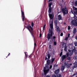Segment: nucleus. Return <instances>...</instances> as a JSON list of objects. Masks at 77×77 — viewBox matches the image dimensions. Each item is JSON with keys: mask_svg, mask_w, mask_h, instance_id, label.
Instances as JSON below:
<instances>
[{"mask_svg": "<svg viewBox=\"0 0 77 77\" xmlns=\"http://www.w3.org/2000/svg\"><path fill=\"white\" fill-rule=\"evenodd\" d=\"M45 26L46 25H44V27H43V30H45Z\"/></svg>", "mask_w": 77, "mask_h": 77, "instance_id": "7c9ffc66", "label": "nucleus"}, {"mask_svg": "<svg viewBox=\"0 0 77 77\" xmlns=\"http://www.w3.org/2000/svg\"><path fill=\"white\" fill-rule=\"evenodd\" d=\"M22 16V21H24L25 19V16L24 15V13L23 11L21 10Z\"/></svg>", "mask_w": 77, "mask_h": 77, "instance_id": "6e6552de", "label": "nucleus"}, {"mask_svg": "<svg viewBox=\"0 0 77 77\" xmlns=\"http://www.w3.org/2000/svg\"><path fill=\"white\" fill-rule=\"evenodd\" d=\"M74 59H77V56H75L74 57Z\"/></svg>", "mask_w": 77, "mask_h": 77, "instance_id": "2f4dec72", "label": "nucleus"}, {"mask_svg": "<svg viewBox=\"0 0 77 77\" xmlns=\"http://www.w3.org/2000/svg\"><path fill=\"white\" fill-rule=\"evenodd\" d=\"M59 71H60V70L59 69H57V70H56L54 72L55 74H56V75H57L58 74H59Z\"/></svg>", "mask_w": 77, "mask_h": 77, "instance_id": "f8f14e48", "label": "nucleus"}, {"mask_svg": "<svg viewBox=\"0 0 77 77\" xmlns=\"http://www.w3.org/2000/svg\"><path fill=\"white\" fill-rule=\"evenodd\" d=\"M75 51H76V49H75V47H72V50H71L69 49L68 50L69 52L67 53V57H68V55L72 56V53H75Z\"/></svg>", "mask_w": 77, "mask_h": 77, "instance_id": "20e7f679", "label": "nucleus"}, {"mask_svg": "<svg viewBox=\"0 0 77 77\" xmlns=\"http://www.w3.org/2000/svg\"><path fill=\"white\" fill-rule=\"evenodd\" d=\"M35 74H36V73H35Z\"/></svg>", "mask_w": 77, "mask_h": 77, "instance_id": "3c124183", "label": "nucleus"}, {"mask_svg": "<svg viewBox=\"0 0 77 77\" xmlns=\"http://www.w3.org/2000/svg\"><path fill=\"white\" fill-rule=\"evenodd\" d=\"M66 58V56L63 55L62 57V60L63 61V60Z\"/></svg>", "mask_w": 77, "mask_h": 77, "instance_id": "6ab92c4d", "label": "nucleus"}, {"mask_svg": "<svg viewBox=\"0 0 77 77\" xmlns=\"http://www.w3.org/2000/svg\"><path fill=\"white\" fill-rule=\"evenodd\" d=\"M36 45V44L34 43V46H35Z\"/></svg>", "mask_w": 77, "mask_h": 77, "instance_id": "c03bdc74", "label": "nucleus"}, {"mask_svg": "<svg viewBox=\"0 0 77 77\" xmlns=\"http://www.w3.org/2000/svg\"><path fill=\"white\" fill-rule=\"evenodd\" d=\"M72 13L74 15V20L72 21L71 23L72 25L75 26H77V17L75 16V15H77V11H73L72 12Z\"/></svg>", "mask_w": 77, "mask_h": 77, "instance_id": "f03ea898", "label": "nucleus"}, {"mask_svg": "<svg viewBox=\"0 0 77 77\" xmlns=\"http://www.w3.org/2000/svg\"><path fill=\"white\" fill-rule=\"evenodd\" d=\"M69 36H70V34H68V35L67 38H69Z\"/></svg>", "mask_w": 77, "mask_h": 77, "instance_id": "58836bf2", "label": "nucleus"}, {"mask_svg": "<svg viewBox=\"0 0 77 77\" xmlns=\"http://www.w3.org/2000/svg\"><path fill=\"white\" fill-rule=\"evenodd\" d=\"M63 33H61V34H60V36H63Z\"/></svg>", "mask_w": 77, "mask_h": 77, "instance_id": "e433bc0d", "label": "nucleus"}, {"mask_svg": "<svg viewBox=\"0 0 77 77\" xmlns=\"http://www.w3.org/2000/svg\"><path fill=\"white\" fill-rule=\"evenodd\" d=\"M56 28L57 29V32L59 33L60 32V29L59 27V26H56Z\"/></svg>", "mask_w": 77, "mask_h": 77, "instance_id": "ddd939ff", "label": "nucleus"}, {"mask_svg": "<svg viewBox=\"0 0 77 77\" xmlns=\"http://www.w3.org/2000/svg\"><path fill=\"white\" fill-rule=\"evenodd\" d=\"M24 54H25V59H27V57L28 56V54H27V52H24Z\"/></svg>", "mask_w": 77, "mask_h": 77, "instance_id": "dca6fc26", "label": "nucleus"}, {"mask_svg": "<svg viewBox=\"0 0 77 77\" xmlns=\"http://www.w3.org/2000/svg\"><path fill=\"white\" fill-rule=\"evenodd\" d=\"M58 20H61L62 18V17L61 15H59L58 16Z\"/></svg>", "mask_w": 77, "mask_h": 77, "instance_id": "4468645a", "label": "nucleus"}, {"mask_svg": "<svg viewBox=\"0 0 77 77\" xmlns=\"http://www.w3.org/2000/svg\"><path fill=\"white\" fill-rule=\"evenodd\" d=\"M35 71V69H34Z\"/></svg>", "mask_w": 77, "mask_h": 77, "instance_id": "5fc2aeb1", "label": "nucleus"}, {"mask_svg": "<svg viewBox=\"0 0 77 77\" xmlns=\"http://www.w3.org/2000/svg\"><path fill=\"white\" fill-rule=\"evenodd\" d=\"M47 59H48V58H47V56H46L45 58V60H47Z\"/></svg>", "mask_w": 77, "mask_h": 77, "instance_id": "a19ab883", "label": "nucleus"}, {"mask_svg": "<svg viewBox=\"0 0 77 77\" xmlns=\"http://www.w3.org/2000/svg\"><path fill=\"white\" fill-rule=\"evenodd\" d=\"M65 66H66L67 67V68H69V65L68 63H66V62L64 63V65Z\"/></svg>", "mask_w": 77, "mask_h": 77, "instance_id": "9b49d317", "label": "nucleus"}, {"mask_svg": "<svg viewBox=\"0 0 77 77\" xmlns=\"http://www.w3.org/2000/svg\"><path fill=\"white\" fill-rule=\"evenodd\" d=\"M62 52L61 51L60 53V57L62 56Z\"/></svg>", "mask_w": 77, "mask_h": 77, "instance_id": "f704fd0d", "label": "nucleus"}, {"mask_svg": "<svg viewBox=\"0 0 77 77\" xmlns=\"http://www.w3.org/2000/svg\"><path fill=\"white\" fill-rule=\"evenodd\" d=\"M50 62V60H47V64L45 65V67H44L43 70L45 75H46L47 74V73H48V72H49V69H48L49 67L48 66H49Z\"/></svg>", "mask_w": 77, "mask_h": 77, "instance_id": "7ed1b4c3", "label": "nucleus"}, {"mask_svg": "<svg viewBox=\"0 0 77 77\" xmlns=\"http://www.w3.org/2000/svg\"><path fill=\"white\" fill-rule=\"evenodd\" d=\"M61 11L63 14V16H65V15L68 14V10H67V9L66 7H64V8H62L61 9Z\"/></svg>", "mask_w": 77, "mask_h": 77, "instance_id": "0eeeda50", "label": "nucleus"}, {"mask_svg": "<svg viewBox=\"0 0 77 77\" xmlns=\"http://www.w3.org/2000/svg\"><path fill=\"white\" fill-rule=\"evenodd\" d=\"M46 2V1L45 0H44V3H45Z\"/></svg>", "mask_w": 77, "mask_h": 77, "instance_id": "09e8293b", "label": "nucleus"}, {"mask_svg": "<svg viewBox=\"0 0 77 77\" xmlns=\"http://www.w3.org/2000/svg\"><path fill=\"white\" fill-rule=\"evenodd\" d=\"M46 56H48V59H49L51 57V55L50 54H48Z\"/></svg>", "mask_w": 77, "mask_h": 77, "instance_id": "a211bd4d", "label": "nucleus"}, {"mask_svg": "<svg viewBox=\"0 0 77 77\" xmlns=\"http://www.w3.org/2000/svg\"><path fill=\"white\" fill-rule=\"evenodd\" d=\"M46 77H50V76H49L48 75H47V76H46Z\"/></svg>", "mask_w": 77, "mask_h": 77, "instance_id": "de8ad7c7", "label": "nucleus"}, {"mask_svg": "<svg viewBox=\"0 0 77 77\" xmlns=\"http://www.w3.org/2000/svg\"><path fill=\"white\" fill-rule=\"evenodd\" d=\"M54 60H55V58H52L51 63H53V62H54Z\"/></svg>", "mask_w": 77, "mask_h": 77, "instance_id": "412c9836", "label": "nucleus"}, {"mask_svg": "<svg viewBox=\"0 0 77 77\" xmlns=\"http://www.w3.org/2000/svg\"><path fill=\"white\" fill-rule=\"evenodd\" d=\"M75 45V47H77V42H74Z\"/></svg>", "mask_w": 77, "mask_h": 77, "instance_id": "c85d7f7f", "label": "nucleus"}, {"mask_svg": "<svg viewBox=\"0 0 77 77\" xmlns=\"http://www.w3.org/2000/svg\"><path fill=\"white\" fill-rule=\"evenodd\" d=\"M69 55H68V57H68L67 58V60H71V58H70V57H68L69 56ZM67 56V55H66V56Z\"/></svg>", "mask_w": 77, "mask_h": 77, "instance_id": "bb28decb", "label": "nucleus"}, {"mask_svg": "<svg viewBox=\"0 0 77 77\" xmlns=\"http://www.w3.org/2000/svg\"><path fill=\"white\" fill-rule=\"evenodd\" d=\"M24 26H25L26 27L27 29L30 32L33 38H34V35H33V29L32 28V26H31L30 25H29L27 27L25 25Z\"/></svg>", "mask_w": 77, "mask_h": 77, "instance_id": "423d86ee", "label": "nucleus"}, {"mask_svg": "<svg viewBox=\"0 0 77 77\" xmlns=\"http://www.w3.org/2000/svg\"><path fill=\"white\" fill-rule=\"evenodd\" d=\"M53 42H54V45H56L57 44V43H56V41H54L53 40Z\"/></svg>", "mask_w": 77, "mask_h": 77, "instance_id": "5701e85b", "label": "nucleus"}, {"mask_svg": "<svg viewBox=\"0 0 77 77\" xmlns=\"http://www.w3.org/2000/svg\"><path fill=\"white\" fill-rule=\"evenodd\" d=\"M69 67L70 66H71V65H72V64H71V63L69 64Z\"/></svg>", "mask_w": 77, "mask_h": 77, "instance_id": "37998d69", "label": "nucleus"}, {"mask_svg": "<svg viewBox=\"0 0 77 77\" xmlns=\"http://www.w3.org/2000/svg\"><path fill=\"white\" fill-rule=\"evenodd\" d=\"M50 28L49 29V33L48 35V41H49L50 39H51V36L53 37V22L52 20L51 23H50Z\"/></svg>", "mask_w": 77, "mask_h": 77, "instance_id": "f257e3e1", "label": "nucleus"}, {"mask_svg": "<svg viewBox=\"0 0 77 77\" xmlns=\"http://www.w3.org/2000/svg\"><path fill=\"white\" fill-rule=\"evenodd\" d=\"M49 68L50 69H51V68H52V65H50V67H49Z\"/></svg>", "mask_w": 77, "mask_h": 77, "instance_id": "c9c22d12", "label": "nucleus"}, {"mask_svg": "<svg viewBox=\"0 0 77 77\" xmlns=\"http://www.w3.org/2000/svg\"><path fill=\"white\" fill-rule=\"evenodd\" d=\"M75 39H76V40H77V36L75 37Z\"/></svg>", "mask_w": 77, "mask_h": 77, "instance_id": "a18cd8bd", "label": "nucleus"}, {"mask_svg": "<svg viewBox=\"0 0 77 77\" xmlns=\"http://www.w3.org/2000/svg\"><path fill=\"white\" fill-rule=\"evenodd\" d=\"M62 77V75L61 74H58L57 75V77Z\"/></svg>", "mask_w": 77, "mask_h": 77, "instance_id": "cd10ccee", "label": "nucleus"}, {"mask_svg": "<svg viewBox=\"0 0 77 77\" xmlns=\"http://www.w3.org/2000/svg\"><path fill=\"white\" fill-rule=\"evenodd\" d=\"M65 65L63 64L62 65V66L61 67V70L62 71H64V69H65Z\"/></svg>", "mask_w": 77, "mask_h": 77, "instance_id": "9d476101", "label": "nucleus"}, {"mask_svg": "<svg viewBox=\"0 0 77 77\" xmlns=\"http://www.w3.org/2000/svg\"><path fill=\"white\" fill-rule=\"evenodd\" d=\"M51 11H52V8H49V9L48 11V12L49 13V18H50V20H49V23L50 24L51 23V22L52 21H53V20H53V15L52 14H50L51 12Z\"/></svg>", "mask_w": 77, "mask_h": 77, "instance_id": "39448f33", "label": "nucleus"}, {"mask_svg": "<svg viewBox=\"0 0 77 77\" xmlns=\"http://www.w3.org/2000/svg\"><path fill=\"white\" fill-rule=\"evenodd\" d=\"M75 6H77V1H75L74 2Z\"/></svg>", "mask_w": 77, "mask_h": 77, "instance_id": "b1692460", "label": "nucleus"}, {"mask_svg": "<svg viewBox=\"0 0 77 77\" xmlns=\"http://www.w3.org/2000/svg\"><path fill=\"white\" fill-rule=\"evenodd\" d=\"M10 53H9V54L8 55V56H9V55H10Z\"/></svg>", "mask_w": 77, "mask_h": 77, "instance_id": "8fccbe9b", "label": "nucleus"}, {"mask_svg": "<svg viewBox=\"0 0 77 77\" xmlns=\"http://www.w3.org/2000/svg\"><path fill=\"white\" fill-rule=\"evenodd\" d=\"M41 35H42V34H39V37H40V38H41Z\"/></svg>", "mask_w": 77, "mask_h": 77, "instance_id": "79ce46f5", "label": "nucleus"}, {"mask_svg": "<svg viewBox=\"0 0 77 77\" xmlns=\"http://www.w3.org/2000/svg\"><path fill=\"white\" fill-rule=\"evenodd\" d=\"M55 38H56V37H55V36H54L53 37V39L52 38V41H55V39H55Z\"/></svg>", "mask_w": 77, "mask_h": 77, "instance_id": "a878e982", "label": "nucleus"}, {"mask_svg": "<svg viewBox=\"0 0 77 77\" xmlns=\"http://www.w3.org/2000/svg\"><path fill=\"white\" fill-rule=\"evenodd\" d=\"M68 30H70V26H68Z\"/></svg>", "mask_w": 77, "mask_h": 77, "instance_id": "4c0bfd02", "label": "nucleus"}, {"mask_svg": "<svg viewBox=\"0 0 77 77\" xmlns=\"http://www.w3.org/2000/svg\"><path fill=\"white\" fill-rule=\"evenodd\" d=\"M64 51H67V46L65 45L64 47Z\"/></svg>", "mask_w": 77, "mask_h": 77, "instance_id": "aec40b11", "label": "nucleus"}, {"mask_svg": "<svg viewBox=\"0 0 77 77\" xmlns=\"http://www.w3.org/2000/svg\"><path fill=\"white\" fill-rule=\"evenodd\" d=\"M73 10H74V11H77V8L74 7H73Z\"/></svg>", "mask_w": 77, "mask_h": 77, "instance_id": "4be33fe9", "label": "nucleus"}, {"mask_svg": "<svg viewBox=\"0 0 77 77\" xmlns=\"http://www.w3.org/2000/svg\"><path fill=\"white\" fill-rule=\"evenodd\" d=\"M51 5H52V3H49V8H52L51 6Z\"/></svg>", "mask_w": 77, "mask_h": 77, "instance_id": "393cba45", "label": "nucleus"}, {"mask_svg": "<svg viewBox=\"0 0 77 77\" xmlns=\"http://www.w3.org/2000/svg\"><path fill=\"white\" fill-rule=\"evenodd\" d=\"M65 23H64V24L65 25Z\"/></svg>", "mask_w": 77, "mask_h": 77, "instance_id": "603ef678", "label": "nucleus"}, {"mask_svg": "<svg viewBox=\"0 0 77 77\" xmlns=\"http://www.w3.org/2000/svg\"><path fill=\"white\" fill-rule=\"evenodd\" d=\"M74 75H76V77H77V73L74 74L73 75V76H74Z\"/></svg>", "mask_w": 77, "mask_h": 77, "instance_id": "72a5a7b5", "label": "nucleus"}, {"mask_svg": "<svg viewBox=\"0 0 77 77\" xmlns=\"http://www.w3.org/2000/svg\"><path fill=\"white\" fill-rule=\"evenodd\" d=\"M7 57H6V58H7Z\"/></svg>", "mask_w": 77, "mask_h": 77, "instance_id": "864d4df0", "label": "nucleus"}, {"mask_svg": "<svg viewBox=\"0 0 77 77\" xmlns=\"http://www.w3.org/2000/svg\"><path fill=\"white\" fill-rule=\"evenodd\" d=\"M76 53H75V54H76Z\"/></svg>", "mask_w": 77, "mask_h": 77, "instance_id": "6e6d98bb", "label": "nucleus"}, {"mask_svg": "<svg viewBox=\"0 0 77 77\" xmlns=\"http://www.w3.org/2000/svg\"><path fill=\"white\" fill-rule=\"evenodd\" d=\"M52 77H57V76L55 75H53Z\"/></svg>", "mask_w": 77, "mask_h": 77, "instance_id": "473e14b6", "label": "nucleus"}, {"mask_svg": "<svg viewBox=\"0 0 77 77\" xmlns=\"http://www.w3.org/2000/svg\"><path fill=\"white\" fill-rule=\"evenodd\" d=\"M73 31V34H75V33H76V32H77V29H76V28H74V29Z\"/></svg>", "mask_w": 77, "mask_h": 77, "instance_id": "2eb2a0df", "label": "nucleus"}, {"mask_svg": "<svg viewBox=\"0 0 77 77\" xmlns=\"http://www.w3.org/2000/svg\"><path fill=\"white\" fill-rule=\"evenodd\" d=\"M68 37H66L65 39V40L66 41H67V40H68Z\"/></svg>", "mask_w": 77, "mask_h": 77, "instance_id": "ea45409f", "label": "nucleus"}, {"mask_svg": "<svg viewBox=\"0 0 77 77\" xmlns=\"http://www.w3.org/2000/svg\"><path fill=\"white\" fill-rule=\"evenodd\" d=\"M34 26V23H33L32 22L31 23V26L32 27H33Z\"/></svg>", "mask_w": 77, "mask_h": 77, "instance_id": "c756f323", "label": "nucleus"}, {"mask_svg": "<svg viewBox=\"0 0 77 77\" xmlns=\"http://www.w3.org/2000/svg\"><path fill=\"white\" fill-rule=\"evenodd\" d=\"M74 66H73L72 67L73 69H74V68H77V62H75V63H73Z\"/></svg>", "mask_w": 77, "mask_h": 77, "instance_id": "1a4fd4ad", "label": "nucleus"}, {"mask_svg": "<svg viewBox=\"0 0 77 77\" xmlns=\"http://www.w3.org/2000/svg\"><path fill=\"white\" fill-rule=\"evenodd\" d=\"M53 0H49V2L52 1Z\"/></svg>", "mask_w": 77, "mask_h": 77, "instance_id": "49530a36", "label": "nucleus"}, {"mask_svg": "<svg viewBox=\"0 0 77 77\" xmlns=\"http://www.w3.org/2000/svg\"><path fill=\"white\" fill-rule=\"evenodd\" d=\"M55 26H57V20H55L54 22Z\"/></svg>", "mask_w": 77, "mask_h": 77, "instance_id": "f3484780", "label": "nucleus"}]
</instances>
